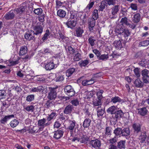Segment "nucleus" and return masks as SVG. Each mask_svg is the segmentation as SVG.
<instances>
[{
	"mask_svg": "<svg viewBox=\"0 0 149 149\" xmlns=\"http://www.w3.org/2000/svg\"><path fill=\"white\" fill-rule=\"evenodd\" d=\"M97 74H95L93 75V77L91 79L88 80V85L92 84L94 83V80H95L94 78L97 77Z\"/></svg>",
	"mask_w": 149,
	"mask_h": 149,
	"instance_id": "052dcab7",
	"label": "nucleus"
},
{
	"mask_svg": "<svg viewBox=\"0 0 149 149\" xmlns=\"http://www.w3.org/2000/svg\"><path fill=\"white\" fill-rule=\"evenodd\" d=\"M124 29V27L120 25L117 26L115 29V32L118 34H121L123 32Z\"/></svg>",
	"mask_w": 149,
	"mask_h": 149,
	"instance_id": "f704fd0d",
	"label": "nucleus"
},
{
	"mask_svg": "<svg viewBox=\"0 0 149 149\" xmlns=\"http://www.w3.org/2000/svg\"><path fill=\"white\" fill-rule=\"evenodd\" d=\"M57 15L59 17L64 18L66 15V12L63 9H60L57 11Z\"/></svg>",
	"mask_w": 149,
	"mask_h": 149,
	"instance_id": "72a5a7b5",
	"label": "nucleus"
},
{
	"mask_svg": "<svg viewBox=\"0 0 149 149\" xmlns=\"http://www.w3.org/2000/svg\"><path fill=\"white\" fill-rule=\"evenodd\" d=\"M58 62V59L54 57L45 61L44 63H41V64L46 70L50 71L57 67Z\"/></svg>",
	"mask_w": 149,
	"mask_h": 149,
	"instance_id": "f257e3e1",
	"label": "nucleus"
},
{
	"mask_svg": "<svg viewBox=\"0 0 149 149\" xmlns=\"http://www.w3.org/2000/svg\"><path fill=\"white\" fill-rule=\"evenodd\" d=\"M95 2L93 0H90L88 4L86 7V8L88 9L89 10L93 6Z\"/></svg>",
	"mask_w": 149,
	"mask_h": 149,
	"instance_id": "13d9d810",
	"label": "nucleus"
},
{
	"mask_svg": "<svg viewBox=\"0 0 149 149\" xmlns=\"http://www.w3.org/2000/svg\"><path fill=\"white\" fill-rule=\"evenodd\" d=\"M123 31L121 35L124 37L125 40H127L128 36L130 34V32L128 29H126L125 28Z\"/></svg>",
	"mask_w": 149,
	"mask_h": 149,
	"instance_id": "c756f323",
	"label": "nucleus"
},
{
	"mask_svg": "<svg viewBox=\"0 0 149 149\" xmlns=\"http://www.w3.org/2000/svg\"><path fill=\"white\" fill-rule=\"evenodd\" d=\"M68 52L70 54H73L75 52V50L71 46H68Z\"/></svg>",
	"mask_w": 149,
	"mask_h": 149,
	"instance_id": "69168bd1",
	"label": "nucleus"
},
{
	"mask_svg": "<svg viewBox=\"0 0 149 149\" xmlns=\"http://www.w3.org/2000/svg\"><path fill=\"white\" fill-rule=\"evenodd\" d=\"M75 71V68H70L68 69L66 72V76L68 77H69L73 74Z\"/></svg>",
	"mask_w": 149,
	"mask_h": 149,
	"instance_id": "c85d7f7f",
	"label": "nucleus"
},
{
	"mask_svg": "<svg viewBox=\"0 0 149 149\" xmlns=\"http://www.w3.org/2000/svg\"><path fill=\"white\" fill-rule=\"evenodd\" d=\"M91 139L90 141V145L92 147L96 149H99L101 145V141L97 139Z\"/></svg>",
	"mask_w": 149,
	"mask_h": 149,
	"instance_id": "0eeeda50",
	"label": "nucleus"
},
{
	"mask_svg": "<svg viewBox=\"0 0 149 149\" xmlns=\"http://www.w3.org/2000/svg\"><path fill=\"white\" fill-rule=\"evenodd\" d=\"M76 36L77 37H81L84 32V30L81 27H79L75 30Z\"/></svg>",
	"mask_w": 149,
	"mask_h": 149,
	"instance_id": "a878e982",
	"label": "nucleus"
},
{
	"mask_svg": "<svg viewBox=\"0 0 149 149\" xmlns=\"http://www.w3.org/2000/svg\"><path fill=\"white\" fill-rule=\"evenodd\" d=\"M138 114L142 116H144L146 115L148 112L146 107H143L138 109Z\"/></svg>",
	"mask_w": 149,
	"mask_h": 149,
	"instance_id": "412c9836",
	"label": "nucleus"
},
{
	"mask_svg": "<svg viewBox=\"0 0 149 149\" xmlns=\"http://www.w3.org/2000/svg\"><path fill=\"white\" fill-rule=\"evenodd\" d=\"M36 34L32 30H29L27 31L24 35L25 39L27 40L30 41L32 40H35V36Z\"/></svg>",
	"mask_w": 149,
	"mask_h": 149,
	"instance_id": "7ed1b4c3",
	"label": "nucleus"
},
{
	"mask_svg": "<svg viewBox=\"0 0 149 149\" xmlns=\"http://www.w3.org/2000/svg\"><path fill=\"white\" fill-rule=\"evenodd\" d=\"M27 52V48L25 46L21 47L20 49L19 55L20 56H22L26 54Z\"/></svg>",
	"mask_w": 149,
	"mask_h": 149,
	"instance_id": "5701e85b",
	"label": "nucleus"
},
{
	"mask_svg": "<svg viewBox=\"0 0 149 149\" xmlns=\"http://www.w3.org/2000/svg\"><path fill=\"white\" fill-rule=\"evenodd\" d=\"M54 134L53 138L56 140H58L61 138L63 136L64 132L62 128L58 129L57 130L54 132Z\"/></svg>",
	"mask_w": 149,
	"mask_h": 149,
	"instance_id": "9b49d317",
	"label": "nucleus"
},
{
	"mask_svg": "<svg viewBox=\"0 0 149 149\" xmlns=\"http://www.w3.org/2000/svg\"><path fill=\"white\" fill-rule=\"evenodd\" d=\"M125 141L121 140L118 143L117 147L119 149L125 148Z\"/></svg>",
	"mask_w": 149,
	"mask_h": 149,
	"instance_id": "4c0bfd02",
	"label": "nucleus"
},
{
	"mask_svg": "<svg viewBox=\"0 0 149 149\" xmlns=\"http://www.w3.org/2000/svg\"><path fill=\"white\" fill-rule=\"evenodd\" d=\"M134 83L135 86L137 88H141L143 86V83L139 79H136Z\"/></svg>",
	"mask_w": 149,
	"mask_h": 149,
	"instance_id": "2f4dec72",
	"label": "nucleus"
},
{
	"mask_svg": "<svg viewBox=\"0 0 149 149\" xmlns=\"http://www.w3.org/2000/svg\"><path fill=\"white\" fill-rule=\"evenodd\" d=\"M14 117L15 116L13 114L5 116L3 118L1 119L0 120V123L3 125H5L8 120Z\"/></svg>",
	"mask_w": 149,
	"mask_h": 149,
	"instance_id": "f3484780",
	"label": "nucleus"
},
{
	"mask_svg": "<svg viewBox=\"0 0 149 149\" xmlns=\"http://www.w3.org/2000/svg\"><path fill=\"white\" fill-rule=\"evenodd\" d=\"M71 103L74 106H77L79 104V102L78 99H76L71 100Z\"/></svg>",
	"mask_w": 149,
	"mask_h": 149,
	"instance_id": "774afa93",
	"label": "nucleus"
},
{
	"mask_svg": "<svg viewBox=\"0 0 149 149\" xmlns=\"http://www.w3.org/2000/svg\"><path fill=\"white\" fill-rule=\"evenodd\" d=\"M46 120L45 118L39 120L38 122V125L39 127V130L42 131L45 127L49 125L51 123L49 122H48L46 123Z\"/></svg>",
	"mask_w": 149,
	"mask_h": 149,
	"instance_id": "20e7f679",
	"label": "nucleus"
},
{
	"mask_svg": "<svg viewBox=\"0 0 149 149\" xmlns=\"http://www.w3.org/2000/svg\"><path fill=\"white\" fill-rule=\"evenodd\" d=\"M130 130L129 128H125L123 130H122L121 134L122 136H128L130 135Z\"/></svg>",
	"mask_w": 149,
	"mask_h": 149,
	"instance_id": "e433bc0d",
	"label": "nucleus"
},
{
	"mask_svg": "<svg viewBox=\"0 0 149 149\" xmlns=\"http://www.w3.org/2000/svg\"><path fill=\"white\" fill-rule=\"evenodd\" d=\"M80 141L81 143L87 144L88 142L90 141V139L87 136L83 134L80 137Z\"/></svg>",
	"mask_w": 149,
	"mask_h": 149,
	"instance_id": "aec40b11",
	"label": "nucleus"
},
{
	"mask_svg": "<svg viewBox=\"0 0 149 149\" xmlns=\"http://www.w3.org/2000/svg\"><path fill=\"white\" fill-rule=\"evenodd\" d=\"M116 107L114 106H112L107 109V112L111 114H114L116 112Z\"/></svg>",
	"mask_w": 149,
	"mask_h": 149,
	"instance_id": "58836bf2",
	"label": "nucleus"
},
{
	"mask_svg": "<svg viewBox=\"0 0 149 149\" xmlns=\"http://www.w3.org/2000/svg\"><path fill=\"white\" fill-rule=\"evenodd\" d=\"M57 87L55 88L49 87V91L48 98L50 100H54L56 96V89Z\"/></svg>",
	"mask_w": 149,
	"mask_h": 149,
	"instance_id": "39448f33",
	"label": "nucleus"
},
{
	"mask_svg": "<svg viewBox=\"0 0 149 149\" xmlns=\"http://www.w3.org/2000/svg\"><path fill=\"white\" fill-rule=\"evenodd\" d=\"M114 114H115V117L117 119L118 118H121L122 117L123 112L122 110H118L116 111Z\"/></svg>",
	"mask_w": 149,
	"mask_h": 149,
	"instance_id": "de8ad7c7",
	"label": "nucleus"
},
{
	"mask_svg": "<svg viewBox=\"0 0 149 149\" xmlns=\"http://www.w3.org/2000/svg\"><path fill=\"white\" fill-rule=\"evenodd\" d=\"M85 118L82 126L84 128H88L90 125L91 120L89 118V117H86V116L85 117Z\"/></svg>",
	"mask_w": 149,
	"mask_h": 149,
	"instance_id": "6ab92c4d",
	"label": "nucleus"
},
{
	"mask_svg": "<svg viewBox=\"0 0 149 149\" xmlns=\"http://www.w3.org/2000/svg\"><path fill=\"white\" fill-rule=\"evenodd\" d=\"M65 114L64 113H60L59 116V119L61 120H64L66 119H67L68 118V116L65 115Z\"/></svg>",
	"mask_w": 149,
	"mask_h": 149,
	"instance_id": "bf43d9fd",
	"label": "nucleus"
},
{
	"mask_svg": "<svg viewBox=\"0 0 149 149\" xmlns=\"http://www.w3.org/2000/svg\"><path fill=\"white\" fill-rule=\"evenodd\" d=\"M101 100L96 98L94 100L93 102V104L94 108H95L96 106H101L102 105V103L101 102Z\"/></svg>",
	"mask_w": 149,
	"mask_h": 149,
	"instance_id": "7c9ffc66",
	"label": "nucleus"
},
{
	"mask_svg": "<svg viewBox=\"0 0 149 149\" xmlns=\"http://www.w3.org/2000/svg\"><path fill=\"white\" fill-rule=\"evenodd\" d=\"M44 26L43 23L38 22L36 25L33 27V31L36 36H40L43 31Z\"/></svg>",
	"mask_w": 149,
	"mask_h": 149,
	"instance_id": "f03ea898",
	"label": "nucleus"
},
{
	"mask_svg": "<svg viewBox=\"0 0 149 149\" xmlns=\"http://www.w3.org/2000/svg\"><path fill=\"white\" fill-rule=\"evenodd\" d=\"M114 45L116 49H120L122 47L121 41L120 40L115 41L114 42Z\"/></svg>",
	"mask_w": 149,
	"mask_h": 149,
	"instance_id": "a19ab883",
	"label": "nucleus"
},
{
	"mask_svg": "<svg viewBox=\"0 0 149 149\" xmlns=\"http://www.w3.org/2000/svg\"><path fill=\"white\" fill-rule=\"evenodd\" d=\"M50 34V33L49 29H47L45 31V33L43 35V37L42 38L43 42L45 41L48 38V37Z\"/></svg>",
	"mask_w": 149,
	"mask_h": 149,
	"instance_id": "79ce46f5",
	"label": "nucleus"
},
{
	"mask_svg": "<svg viewBox=\"0 0 149 149\" xmlns=\"http://www.w3.org/2000/svg\"><path fill=\"white\" fill-rule=\"evenodd\" d=\"M88 42L90 46L91 47L93 46L95 44V42L96 41L94 39V37L93 36H91L88 39Z\"/></svg>",
	"mask_w": 149,
	"mask_h": 149,
	"instance_id": "49530a36",
	"label": "nucleus"
},
{
	"mask_svg": "<svg viewBox=\"0 0 149 149\" xmlns=\"http://www.w3.org/2000/svg\"><path fill=\"white\" fill-rule=\"evenodd\" d=\"M6 95V93L5 90H0V99L5 98Z\"/></svg>",
	"mask_w": 149,
	"mask_h": 149,
	"instance_id": "680f3d73",
	"label": "nucleus"
},
{
	"mask_svg": "<svg viewBox=\"0 0 149 149\" xmlns=\"http://www.w3.org/2000/svg\"><path fill=\"white\" fill-rule=\"evenodd\" d=\"M73 106L71 105H68L65 107L63 112L66 114H70L72 112L73 109Z\"/></svg>",
	"mask_w": 149,
	"mask_h": 149,
	"instance_id": "b1692460",
	"label": "nucleus"
},
{
	"mask_svg": "<svg viewBox=\"0 0 149 149\" xmlns=\"http://www.w3.org/2000/svg\"><path fill=\"white\" fill-rule=\"evenodd\" d=\"M109 58L108 54H103L100 55L99 57V59L101 60H104L105 59H107Z\"/></svg>",
	"mask_w": 149,
	"mask_h": 149,
	"instance_id": "338daca9",
	"label": "nucleus"
},
{
	"mask_svg": "<svg viewBox=\"0 0 149 149\" xmlns=\"http://www.w3.org/2000/svg\"><path fill=\"white\" fill-rule=\"evenodd\" d=\"M26 8L27 6L24 4H22L19 8H15L14 11L16 12L17 14L21 15L24 13Z\"/></svg>",
	"mask_w": 149,
	"mask_h": 149,
	"instance_id": "ddd939ff",
	"label": "nucleus"
},
{
	"mask_svg": "<svg viewBox=\"0 0 149 149\" xmlns=\"http://www.w3.org/2000/svg\"><path fill=\"white\" fill-rule=\"evenodd\" d=\"M51 100H49L46 102L44 105L46 108H50L54 105V101H51Z\"/></svg>",
	"mask_w": 149,
	"mask_h": 149,
	"instance_id": "c9c22d12",
	"label": "nucleus"
},
{
	"mask_svg": "<svg viewBox=\"0 0 149 149\" xmlns=\"http://www.w3.org/2000/svg\"><path fill=\"white\" fill-rule=\"evenodd\" d=\"M15 17V14L13 10H11L7 13L4 15V18L6 20H12Z\"/></svg>",
	"mask_w": 149,
	"mask_h": 149,
	"instance_id": "dca6fc26",
	"label": "nucleus"
},
{
	"mask_svg": "<svg viewBox=\"0 0 149 149\" xmlns=\"http://www.w3.org/2000/svg\"><path fill=\"white\" fill-rule=\"evenodd\" d=\"M147 137L146 132L143 131L141 132L139 138V140H141L140 142L143 143L145 141Z\"/></svg>",
	"mask_w": 149,
	"mask_h": 149,
	"instance_id": "393cba45",
	"label": "nucleus"
},
{
	"mask_svg": "<svg viewBox=\"0 0 149 149\" xmlns=\"http://www.w3.org/2000/svg\"><path fill=\"white\" fill-rule=\"evenodd\" d=\"M33 13L36 15H42L43 13V10L41 8H38L34 9L33 10Z\"/></svg>",
	"mask_w": 149,
	"mask_h": 149,
	"instance_id": "3c124183",
	"label": "nucleus"
},
{
	"mask_svg": "<svg viewBox=\"0 0 149 149\" xmlns=\"http://www.w3.org/2000/svg\"><path fill=\"white\" fill-rule=\"evenodd\" d=\"M107 4V1L103 0L99 3V8L98 10L99 11H102L105 8L106 5Z\"/></svg>",
	"mask_w": 149,
	"mask_h": 149,
	"instance_id": "bb28decb",
	"label": "nucleus"
},
{
	"mask_svg": "<svg viewBox=\"0 0 149 149\" xmlns=\"http://www.w3.org/2000/svg\"><path fill=\"white\" fill-rule=\"evenodd\" d=\"M142 74L143 76V82L146 84L149 83V70L146 69H144L142 71Z\"/></svg>",
	"mask_w": 149,
	"mask_h": 149,
	"instance_id": "1a4fd4ad",
	"label": "nucleus"
},
{
	"mask_svg": "<svg viewBox=\"0 0 149 149\" xmlns=\"http://www.w3.org/2000/svg\"><path fill=\"white\" fill-rule=\"evenodd\" d=\"M111 101L113 104H116L117 102H123V100L118 96H115L111 98Z\"/></svg>",
	"mask_w": 149,
	"mask_h": 149,
	"instance_id": "473e14b6",
	"label": "nucleus"
},
{
	"mask_svg": "<svg viewBox=\"0 0 149 149\" xmlns=\"http://www.w3.org/2000/svg\"><path fill=\"white\" fill-rule=\"evenodd\" d=\"M95 19L91 18L88 21V27L91 32H93V28L95 25Z\"/></svg>",
	"mask_w": 149,
	"mask_h": 149,
	"instance_id": "2eb2a0df",
	"label": "nucleus"
},
{
	"mask_svg": "<svg viewBox=\"0 0 149 149\" xmlns=\"http://www.w3.org/2000/svg\"><path fill=\"white\" fill-rule=\"evenodd\" d=\"M58 38H57L60 41L64 42H67L69 41V38L65 36L61 31L58 33Z\"/></svg>",
	"mask_w": 149,
	"mask_h": 149,
	"instance_id": "4468645a",
	"label": "nucleus"
},
{
	"mask_svg": "<svg viewBox=\"0 0 149 149\" xmlns=\"http://www.w3.org/2000/svg\"><path fill=\"white\" fill-rule=\"evenodd\" d=\"M19 122L18 120L14 119L12 120L10 123V126L12 128H15L18 124Z\"/></svg>",
	"mask_w": 149,
	"mask_h": 149,
	"instance_id": "a18cd8bd",
	"label": "nucleus"
},
{
	"mask_svg": "<svg viewBox=\"0 0 149 149\" xmlns=\"http://www.w3.org/2000/svg\"><path fill=\"white\" fill-rule=\"evenodd\" d=\"M57 115L55 112H52L47 117V120L48 122H49L52 119H55Z\"/></svg>",
	"mask_w": 149,
	"mask_h": 149,
	"instance_id": "ea45409f",
	"label": "nucleus"
},
{
	"mask_svg": "<svg viewBox=\"0 0 149 149\" xmlns=\"http://www.w3.org/2000/svg\"><path fill=\"white\" fill-rule=\"evenodd\" d=\"M122 129L120 128H117L114 131V133L116 136H118L121 134Z\"/></svg>",
	"mask_w": 149,
	"mask_h": 149,
	"instance_id": "e2e57ef3",
	"label": "nucleus"
},
{
	"mask_svg": "<svg viewBox=\"0 0 149 149\" xmlns=\"http://www.w3.org/2000/svg\"><path fill=\"white\" fill-rule=\"evenodd\" d=\"M141 125L137 123H134L132 125L133 132L135 134H138L141 131Z\"/></svg>",
	"mask_w": 149,
	"mask_h": 149,
	"instance_id": "f8f14e48",
	"label": "nucleus"
},
{
	"mask_svg": "<svg viewBox=\"0 0 149 149\" xmlns=\"http://www.w3.org/2000/svg\"><path fill=\"white\" fill-rule=\"evenodd\" d=\"M111 128L108 126L107 127L105 128V134L107 135H109L111 134Z\"/></svg>",
	"mask_w": 149,
	"mask_h": 149,
	"instance_id": "0e129e2a",
	"label": "nucleus"
},
{
	"mask_svg": "<svg viewBox=\"0 0 149 149\" xmlns=\"http://www.w3.org/2000/svg\"><path fill=\"white\" fill-rule=\"evenodd\" d=\"M70 16L69 19H72L73 20H75L77 21L78 17L77 14L75 12L72 11L70 12Z\"/></svg>",
	"mask_w": 149,
	"mask_h": 149,
	"instance_id": "09e8293b",
	"label": "nucleus"
},
{
	"mask_svg": "<svg viewBox=\"0 0 149 149\" xmlns=\"http://www.w3.org/2000/svg\"><path fill=\"white\" fill-rule=\"evenodd\" d=\"M141 18L140 15L139 13L135 14L132 17V21L134 23H137L140 21Z\"/></svg>",
	"mask_w": 149,
	"mask_h": 149,
	"instance_id": "cd10ccee",
	"label": "nucleus"
},
{
	"mask_svg": "<svg viewBox=\"0 0 149 149\" xmlns=\"http://www.w3.org/2000/svg\"><path fill=\"white\" fill-rule=\"evenodd\" d=\"M35 98V96L34 95L31 94L28 95L26 98V100L27 102H30L34 100Z\"/></svg>",
	"mask_w": 149,
	"mask_h": 149,
	"instance_id": "603ef678",
	"label": "nucleus"
},
{
	"mask_svg": "<svg viewBox=\"0 0 149 149\" xmlns=\"http://www.w3.org/2000/svg\"><path fill=\"white\" fill-rule=\"evenodd\" d=\"M47 86H40L37 87V89H38V91L42 93L45 92H44L45 90H47Z\"/></svg>",
	"mask_w": 149,
	"mask_h": 149,
	"instance_id": "5fc2aeb1",
	"label": "nucleus"
},
{
	"mask_svg": "<svg viewBox=\"0 0 149 149\" xmlns=\"http://www.w3.org/2000/svg\"><path fill=\"white\" fill-rule=\"evenodd\" d=\"M98 10L95 9L93 12V17L91 18H93L95 19H97L98 17Z\"/></svg>",
	"mask_w": 149,
	"mask_h": 149,
	"instance_id": "4d7b16f0",
	"label": "nucleus"
},
{
	"mask_svg": "<svg viewBox=\"0 0 149 149\" xmlns=\"http://www.w3.org/2000/svg\"><path fill=\"white\" fill-rule=\"evenodd\" d=\"M64 92L66 94L71 97L74 96L75 93L74 89L71 85H68L64 88Z\"/></svg>",
	"mask_w": 149,
	"mask_h": 149,
	"instance_id": "423d86ee",
	"label": "nucleus"
},
{
	"mask_svg": "<svg viewBox=\"0 0 149 149\" xmlns=\"http://www.w3.org/2000/svg\"><path fill=\"white\" fill-rule=\"evenodd\" d=\"M96 110L97 116L98 117H102L105 112L104 107L102 106L98 107L95 108Z\"/></svg>",
	"mask_w": 149,
	"mask_h": 149,
	"instance_id": "a211bd4d",
	"label": "nucleus"
},
{
	"mask_svg": "<svg viewBox=\"0 0 149 149\" xmlns=\"http://www.w3.org/2000/svg\"><path fill=\"white\" fill-rule=\"evenodd\" d=\"M90 63V60L89 59H86L84 60H81L79 62L78 64L81 68L85 67Z\"/></svg>",
	"mask_w": 149,
	"mask_h": 149,
	"instance_id": "4be33fe9",
	"label": "nucleus"
},
{
	"mask_svg": "<svg viewBox=\"0 0 149 149\" xmlns=\"http://www.w3.org/2000/svg\"><path fill=\"white\" fill-rule=\"evenodd\" d=\"M24 109L27 111L32 112L34 110V107L32 105L27 106Z\"/></svg>",
	"mask_w": 149,
	"mask_h": 149,
	"instance_id": "6e6d98bb",
	"label": "nucleus"
},
{
	"mask_svg": "<svg viewBox=\"0 0 149 149\" xmlns=\"http://www.w3.org/2000/svg\"><path fill=\"white\" fill-rule=\"evenodd\" d=\"M64 24L68 28L73 29H74L77 25V21L69 19L66 22L64 23Z\"/></svg>",
	"mask_w": 149,
	"mask_h": 149,
	"instance_id": "9d476101",
	"label": "nucleus"
},
{
	"mask_svg": "<svg viewBox=\"0 0 149 149\" xmlns=\"http://www.w3.org/2000/svg\"><path fill=\"white\" fill-rule=\"evenodd\" d=\"M149 44V40H145L139 42L138 47H146Z\"/></svg>",
	"mask_w": 149,
	"mask_h": 149,
	"instance_id": "8fccbe9b",
	"label": "nucleus"
},
{
	"mask_svg": "<svg viewBox=\"0 0 149 149\" xmlns=\"http://www.w3.org/2000/svg\"><path fill=\"white\" fill-rule=\"evenodd\" d=\"M76 123V122L74 120L69 121V125L67 129L70 131L71 135L73 134V130H75L77 127Z\"/></svg>",
	"mask_w": 149,
	"mask_h": 149,
	"instance_id": "6e6552de",
	"label": "nucleus"
},
{
	"mask_svg": "<svg viewBox=\"0 0 149 149\" xmlns=\"http://www.w3.org/2000/svg\"><path fill=\"white\" fill-rule=\"evenodd\" d=\"M104 91L102 90H100L98 91L96 93L97 98L99 99L102 100L103 97L102 94L104 93Z\"/></svg>",
	"mask_w": 149,
	"mask_h": 149,
	"instance_id": "864d4df0",
	"label": "nucleus"
},
{
	"mask_svg": "<svg viewBox=\"0 0 149 149\" xmlns=\"http://www.w3.org/2000/svg\"><path fill=\"white\" fill-rule=\"evenodd\" d=\"M81 55L77 52V53L75 54L73 57V60L77 61L81 60Z\"/></svg>",
	"mask_w": 149,
	"mask_h": 149,
	"instance_id": "37998d69",
	"label": "nucleus"
},
{
	"mask_svg": "<svg viewBox=\"0 0 149 149\" xmlns=\"http://www.w3.org/2000/svg\"><path fill=\"white\" fill-rule=\"evenodd\" d=\"M119 6L116 5L111 8V14L112 15H115L119 11Z\"/></svg>",
	"mask_w": 149,
	"mask_h": 149,
	"instance_id": "c03bdc74",
	"label": "nucleus"
}]
</instances>
